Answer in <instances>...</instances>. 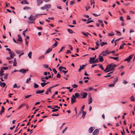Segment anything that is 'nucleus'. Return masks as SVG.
Here are the masks:
<instances>
[{"label":"nucleus","instance_id":"nucleus-1","mask_svg":"<svg viewBox=\"0 0 135 135\" xmlns=\"http://www.w3.org/2000/svg\"><path fill=\"white\" fill-rule=\"evenodd\" d=\"M116 65L114 63H112L108 65L106 67V69L104 70L105 73H108L110 71H112L114 69V67H116Z\"/></svg>","mask_w":135,"mask_h":135},{"label":"nucleus","instance_id":"nucleus-2","mask_svg":"<svg viewBox=\"0 0 135 135\" xmlns=\"http://www.w3.org/2000/svg\"><path fill=\"white\" fill-rule=\"evenodd\" d=\"M37 15H36L35 16H33L32 15H31L28 18V23H33L34 21L35 20L36 18Z\"/></svg>","mask_w":135,"mask_h":135},{"label":"nucleus","instance_id":"nucleus-3","mask_svg":"<svg viewBox=\"0 0 135 135\" xmlns=\"http://www.w3.org/2000/svg\"><path fill=\"white\" fill-rule=\"evenodd\" d=\"M51 7V5L50 4H45L44 6L41 7L40 9L42 10L46 9L47 11L48 10V9L50 8Z\"/></svg>","mask_w":135,"mask_h":135},{"label":"nucleus","instance_id":"nucleus-4","mask_svg":"<svg viewBox=\"0 0 135 135\" xmlns=\"http://www.w3.org/2000/svg\"><path fill=\"white\" fill-rule=\"evenodd\" d=\"M80 95L83 98H86L88 95V93L86 92H82L80 93Z\"/></svg>","mask_w":135,"mask_h":135},{"label":"nucleus","instance_id":"nucleus-5","mask_svg":"<svg viewBox=\"0 0 135 135\" xmlns=\"http://www.w3.org/2000/svg\"><path fill=\"white\" fill-rule=\"evenodd\" d=\"M134 56L133 55H130L125 60V61H127L128 62H130V60L132 58V57Z\"/></svg>","mask_w":135,"mask_h":135},{"label":"nucleus","instance_id":"nucleus-6","mask_svg":"<svg viewBox=\"0 0 135 135\" xmlns=\"http://www.w3.org/2000/svg\"><path fill=\"white\" fill-rule=\"evenodd\" d=\"M71 103L73 104V103L75 102H76V98L74 95L71 98Z\"/></svg>","mask_w":135,"mask_h":135},{"label":"nucleus","instance_id":"nucleus-7","mask_svg":"<svg viewBox=\"0 0 135 135\" xmlns=\"http://www.w3.org/2000/svg\"><path fill=\"white\" fill-rule=\"evenodd\" d=\"M44 0H37V4L38 6H39L43 3V1Z\"/></svg>","mask_w":135,"mask_h":135},{"label":"nucleus","instance_id":"nucleus-8","mask_svg":"<svg viewBox=\"0 0 135 135\" xmlns=\"http://www.w3.org/2000/svg\"><path fill=\"white\" fill-rule=\"evenodd\" d=\"M99 132V130L98 129H96L93 133V135H98Z\"/></svg>","mask_w":135,"mask_h":135},{"label":"nucleus","instance_id":"nucleus-9","mask_svg":"<svg viewBox=\"0 0 135 135\" xmlns=\"http://www.w3.org/2000/svg\"><path fill=\"white\" fill-rule=\"evenodd\" d=\"M28 71V69H27V70H25L24 69H22L19 70V71L23 74H25L27 71Z\"/></svg>","mask_w":135,"mask_h":135},{"label":"nucleus","instance_id":"nucleus-10","mask_svg":"<svg viewBox=\"0 0 135 135\" xmlns=\"http://www.w3.org/2000/svg\"><path fill=\"white\" fill-rule=\"evenodd\" d=\"M89 102H88V103L89 104H90L92 102V98L91 97V95H89Z\"/></svg>","mask_w":135,"mask_h":135},{"label":"nucleus","instance_id":"nucleus-11","mask_svg":"<svg viewBox=\"0 0 135 135\" xmlns=\"http://www.w3.org/2000/svg\"><path fill=\"white\" fill-rule=\"evenodd\" d=\"M44 90H37L36 91V93L37 94H41V93H44Z\"/></svg>","mask_w":135,"mask_h":135},{"label":"nucleus","instance_id":"nucleus-12","mask_svg":"<svg viewBox=\"0 0 135 135\" xmlns=\"http://www.w3.org/2000/svg\"><path fill=\"white\" fill-rule=\"evenodd\" d=\"M94 129V127H91L89 129L88 131L90 133H91L92 132Z\"/></svg>","mask_w":135,"mask_h":135},{"label":"nucleus","instance_id":"nucleus-13","mask_svg":"<svg viewBox=\"0 0 135 135\" xmlns=\"http://www.w3.org/2000/svg\"><path fill=\"white\" fill-rule=\"evenodd\" d=\"M18 38L17 40V41L22 42V40L20 35H18Z\"/></svg>","mask_w":135,"mask_h":135},{"label":"nucleus","instance_id":"nucleus-14","mask_svg":"<svg viewBox=\"0 0 135 135\" xmlns=\"http://www.w3.org/2000/svg\"><path fill=\"white\" fill-rule=\"evenodd\" d=\"M52 48H49L46 51L45 54H47L50 52L52 50Z\"/></svg>","mask_w":135,"mask_h":135},{"label":"nucleus","instance_id":"nucleus-15","mask_svg":"<svg viewBox=\"0 0 135 135\" xmlns=\"http://www.w3.org/2000/svg\"><path fill=\"white\" fill-rule=\"evenodd\" d=\"M99 60L100 62H102L104 60L103 57L101 56V55H100L99 56Z\"/></svg>","mask_w":135,"mask_h":135},{"label":"nucleus","instance_id":"nucleus-16","mask_svg":"<svg viewBox=\"0 0 135 135\" xmlns=\"http://www.w3.org/2000/svg\"><path fill=\"white\" fill-rule=\"evenodd\" d=\"M95 59V57H90V63H91L93 61H94V60Z\"/></svg>","mask_w":135,"mask_h":135},{"label":"nucleus","instance_id":"nucleus-17","mask_svg":"<svg viewBox=\"0 0 135 135\" xmlns=\"http://www.w3.org/2000/svg\"><path fill=\"white\" fill-rule=\"evenodd\" d=\"M106 54L105 51H103L100 55H102V56H106Z\"/></svg>","mask_w":135,"mask_h":135},{"label":"nucleus","instance_id":"nucleus-18","mask_svg":"<svg viewBox=\"0 0 135 135\" xmlns=\"http://www.w3.org/2000/svg\"><path fill=\"white\" fill-rule=\"evenodd\" d=\"M4 111V109L3 106L2 107V109L0 112V114L1 115Z\"/></svg>","mask_w":135,"mask_h":135},{"label":"nucleus","instance_id":"nucleus-19","mask_svg":"<svg viewBox=\"0 0 135 135\" xmlns=\"http://www.w3.org/2000/svg\"><path fill=\"white\" fill-rule=\"evenodd\" d=\"M6 85V84L4 83H2L1 81L0 82V85L1 86L4 87Z\"/></svg>","mask_w":135,"mask_h":135},{"label":"nucleus","instance_id":"nucleus-20","mask_svg":"<svg viewBox=\"0 0 135 135\" xmlns=\"http://www.w3.org/2000/svg\"><path fill=\"white\" fill-rule=\"evenodd\" d=\"M114 33L113 32H111L110 33H109L108 35L109 36H114Z\"/></svg>","mask_w":135,"mask_h":135},{"label":"nucleus","instance_id":"nucleus-21","mask_svg":"<svg viewBox=\"0 0 135 135\" xmlns=\"http://www.w3.org/2000/svg\"><path fill=\"white\" fill-rule=\"evenodd\" d=\"M91 18H89L88 20V21L86 22V23L88 24L90 22H93V21L92 20H91Z\"/></svg>","mask_w":135,"mask_h":135},{"label":"nucleus","instance_id":"nucleus-22","mask_svg":"<svg viewBox=\"0 0 135 135\" xmlns=\"http://www.w3.org/2000/svg\"><path fill=\"white\" fill-rule=\"evenodd\" d=\"M49 83V82H48V83H41V85L42 87H43L44 86L46 85V84H47Z\"/></svg>","mask_w":135,"mask_h":135},{"label":"nucleus","instance_id":"nucleus-23","mask_svg":"<svg viewBox=\"0 0 135 135\" xmlns=\"http://www.w3.org/2000/svg\"><path fill=\"white\" fill-rule=\"evenodd\" d=\"M16 61L15 58L14 59V61L13 62V66H16Z\"/></svg>","mask_w":135,"mask_h":135},{"label":"nucleus","instance_id":"nucleus-24","mask_svg":"<svg viewBox=\"0 0 135 135\" xmlns=\"http://www.w3.org/2000/svg\"><path fill=\"white\" fill-rule=\"evenodd\" d=\"M130 99H131V100L132 102H134V101L135 100V99L134 97L132 96H131L130 98Z\"/></svg>","mask_w":135,"mask_h":135},{"label":"nucleus","instance_id":"nucleus-25","mask_svg":"<svg viewBox=\"0 0 135 135\" xmlns=\"http://www.w3.org/2000/svg\"><path fill=\"white\" fill-rule=\"evenodd\" d=\"M110 57L111 58L115 60H117V61H118L119 59H118V57Z\"/></svg>","mask_w":135,"mask_h":135},{"label":"nucleus","instance_id":"nucleus-26","mask_svg":"<svg viewBox=\"0 0 135 135\" xmlns=\"http://www.w3.org/2000/svg\"><path fill=\"white\" fill-rule=\"evenodd\" d=\"M53 88V87H52V86H51V87H50L47 89V91H48V92H50V93H51V89H52Z\"/></svg>","mask_w":135,"mask_h":135},{"label":"nucleus","instance_id":"nucleus-27","mask_svg":"<svg viewBox=\"0 0 135 135\" xmlns=\"http://www.w3.org/2000/svg\"><path fill=\"white\" fill-rule=\"evenodd\" d=\"M32 54V52L31 51L28 54V56L30 59L31 58V55Z\"/></svg>","mask_w":135,"mask_h":135},{"label":"nucleus","instance_id":"nucleus-28","mask_svg":"<svg viewBox=\"0 0 135 135\" xmlns=\"http://www.w3.org/2000/svg\"><path fill=\"white\" fill-rule=\"evenodd\" d=\"M51 109H53L52 110V112H56L58 110V109H55L54 108H51Z\"/></svg>","mask_w":135,"mask_h":135},{"label":"nucleus","instance_id":"nucleus-29","mask_svg":"<svg viewBox=\"0 0 135 135\" xmlns=\"http://www.w3.org/2000/svg\"><path fill=\"white\" fill-rule=\"evenodd\" d=\"M25 103H23L22 104H21L20 107L18 108V109H20L21 108H22L25 105Z\"/></svg>","mask_w":135,"mask_h":135},{"label":"nucleus","instance_id":"nucleus-30","mask_svg":"<svg viewBox=\"0 0 135 135\" xmlns=\"http://www.w3.org/2000/svg\"><path fill=\"white\" fill-rule=\"evenodd\" d=\"M107 43L106 42H103L100 44V46L101 47L103 46V45H106Z\"/></svg>","mask_w":135,"mask_h":135},{"label":"nucleus","instance_id":"nucleus-31","mask_svg":"<svg viewBox=\"0 0 135 135\" xmlns=\"http://www.w3.org/2000/svg\"><path fill=\"white\" fill-rule=\"evenodd\" d=\"M75 96L76 97L78 98L79 96V95L78 93H76L75 94Z\"/></svg>","mask_w":135,"mask_h":135},{"label":"nucleus","instance_id":"nucleus-32","mask_svg":"<svg viewBox=\"0 0 135 135\" xmlns=\"http://www.w3.org/2000/svg\"><path fill=\"white\" fill-rule=\"evenodd\" d=\"M72 87L74 88H76L78 87V85L76 84H74L72 85Z\"/></svg>","mask_w":135,"mask_h":135},{"label":"nucleus","instance_id":"nucleus-33","mask_svg":"<svg viewBox=\"0 0 135 135\" xmlns=\"http://www.w3.org/2000/svg\"><path fill=\"white\" fill-rule=\"evenodd\" d=\"M68 31L71 34L73 32V31L71 29H68Z\"/></svg>","mask_w":135,"mask_h":135},{"label":"nucleus","instance_id":"nucleus-34","mask_svg":"<svg viewBox=\"0 0 135 135\" xmlns=\"http://www.w3.org/2000/svg\"><path fill=\"white\" fill-rule=\"evenodd\" d=\"M34 87L35 88H37L38 87V85L37 84L34 83Z\"/></svg>","mask_w":135,"mask_h":135},{"label":"nucleus","instance_id":"nucleus-35","mask_svg":"<svg viewBox=\"0 0 135 135\" xmlns=\"http://www.w3.org/2000/svg\"><path fill=\"white\" fill-rule=\"evenodd\" d=\"M68 128L67 127H66L62 131V133H64V132L66 131Z\"/></svg>","mask_w":135,"mask_h":135},{"label":"nucleus","instance_id":"nucleus-36","mask_svg":"<svg viewBox=\"0 0 135 135\" xmlns=\"http://www.w3.org/2000/svg\"><path fill=\"white\" fill-rule=\"evenodd\" d=\"M27 30H28L27 29H26V30H25L23 32V35L24 36H26L25 35V33H26V31H27Z\"/></svg>","mask_w":135,"mask_h":135},{"label":"nucleus","instance_id":"nucleus-37","mask_svg":"<svg viewBox=\"0 0 135 135\" xmlns=\"http://www.w3.org/2000/svg\"><path fill=\"white\" fill-rule=\"evenodd\" d=\"M57 44H58L57 43H55L54 45H52V48H54L56 46H57Z\"/></svg>","mask_w":135,"mask_h":135},{"label":"nucleus","instance_id":"nucleus-38","mask_svg":"<svg viewBox=\"0 0 135 135\" xmlns=\"http://www.w3.org/2000/svg\"><path fill=\"white\" fill-rule=\"evenodd\" d=\"M118 80V78L117 77L116 78L114 79L113 81V82L115 84V83Z\"/></svg>","mask_w":135,"mask_h":135},{"label":"nucleus","instance_id":"nucleus-39","mask_svg":"<svg viewBox=\"0 0 135 135\" xmlns=\"http://www.w3.org/2000/svg\"><path fill=\"white\" fill-rule=\"evenodd\" d=\"M8 74H6L5 75L4 78L5 79H7L8 78Z\"/></svg>","mask_w":135,"mask_h":135},{"label":"nucleus","instance_id":"nucleus-40","mask_svg":"<svg viewBox=\"0 0 135 135\" xmlns=\"http://www.w3.org/2000/svg\"><path fill=\"white\" fill-rule=\"evenodd\" d=\"M82 114H83L82 117H83V118H84V117L86 113L84 111H82Z\"/></svg>","mask_w":135,"mask_h":135},{"label":"nucleus","instance_id":"nucleus-41","mask_svg":"<svg viewBox=\"0 0 135 135\" xmlns=\"http://www.w3.org/2000/svg\"><path fill=\"white\" fill-rule=\"evenodd\" d=\"M99 62V61L98 60V58H97L96 60H94V61L92 62L91 63H97V62Z\"/></svg>","mask_w":135,"mask_h":135},{"label":"nucleus","instance_id":"nucleus-42","mask_svg":"<svg viewBox=\"0 0 135 135\" xmlns=\"http://www.w3.org/2000/svg\"><path fill=\"white\" fill-rule=\"evenodd\" d=\"M99 67L102 70H104V68L103 67L102 65L100 64L99 65Z\"/></svg>","mask_w":135,"mask_h":135},{"label":"nucleus","instance_id":"nucleus-43","mask_svg":"<svg viewBox=\"0 0 135 135\" xmlns=\"http://www.w3.org/2000/svg\"><path fill=\"white\" fill-rule=\"evenodd\" d=\"M32 95H27L25 97V99L28 98L29 97H32Z\"/></svg>","mask_w":135,"mask_h":135},{"label":"nucleus","instance_id":"nucleus-44","mask_svg":"<svg viewBox=\"0 0 135 135\" xmlns=\"http://www.w3.org/2000/svg\"><path fill=\"white\" fill-rule=\"evenodd\" d=\"M82 33L85 36V37H88V35L85 33L84 32H82Z\"/></svg>","mask_w":135,"mask_h":135},{"label":"nucleus","instance_id":"nucleus-45","mask_svg":"<svg viewBox=\"0 0 135 135\" xmlns=\"http://www.w3.org/2000/svg\"><path fill=\"white\" fill-rule=\"evenodd\" d=\"M115 84V83H114V84H110V85H108V86L109 87H114V85Z\"/></svg>","mask_w":135,"mask_h":135},{"label":"nucleus","instance_id":"nucleus-46","mask_svg":"<svg viewBox=\"0 0 135 135\" xmlns=\"http://www.w3.org/2000/svg\"><path fill=\"white\" fill-rule=\"evenodd\" d=\"M107 54H109L111 52L108 51V50H107L105 51Z\"/></svg>","mask_w":135,"mask_h":135},{"label":"nucleus","instance_id":"nucleus-47","mask_svg":"<svg viewBox=\"0 0 135 135\" xmlns=\"http://www.w3.org/2000/svg\"><path fill=\"white\" fill-rule=\"evenodd\" d=\"M53 71L54 72L55 74H56L57 73V71L55 68H53Z\"/></svg>","mask_w":135,"mask_h":135},{"label":"nucleus","instance_id":"nucleus-48","mask_svg":"<svg viewBox=\"0 0 135 135\" xmlns=\"http://www.w3.org/2000/svg\"><path fill=\"white\" fill-rule=\"evenodd\" d=\"M44 78H41V79L42 81L44 82H45L46 81V80L45 79H44Z\"/></svg>","mask_w":135,"mask_h":135},{"label":"nucleus","instance_id":"nucleus-49","mask_svg":"<svg viewBox=\"0 0 135 135\" xmlns=\"http://www.w3.org/2000/svg\"><path fill=\"white\" fill-rule=\"evenodd\" d=\"M75 3L74 1H72L70 2V4L72 5Z\"/></svg>","mask_w":135,"mask_h":135},{"label":"nucleus","instance_id":"nucleus-50","mask_svg":"<svg viewBox=\"0 0 135 135\" xmlns=\"http://www.w3.org/2000/svg\"><path fill=\"white\" fill-rule=\"evenodd\" d=\"M43 66H44V67L46 68H47L48 67V65L47 64L44 65H43Z\"/></svg>","mask_w":135,"mask_h":135},{"label":"nucleus","instance_id":"nucleus-51","mask_svg":"<svg viewBox=\"0 0 135 135\" xmlns=\"http://www.w3.org/2000/svg\"><path fill=\"white\" fill-rule=\"evenodd\" d=\"M44 58V56L43 55L39 57V59H42Z\"/></svg>","mask_w":135,"mask_h":135},{"label":"nucleus","instance_id":"nucleus-52","mask_svg":"<svg viewBox=\"0 0 135 135\" xmlns=\"http://www.w3.org/2000/svg\"><path fill=\"white\" fill-rule=\"evenodd\" d=\"M3 69H2V68H1V70L0 71V73H3L4 72V71L3 70Z\"/></svg>","mask_w":135,"mask_h":135},{"label":"nucleus","instance_id":"nucleus-53","mask_svg":"<svg viewBox=\"0 0 135 135\" xmlns=\"http://www.w3.org/2000/svg\"><path fill=\"white\" fill-rule=\"evenodd\" d=\"M23 2H25V3L26 4H28L29 3L27 2L26 0H23Z\"/></svg>","mask_w":135,"mask_h":135},{"label":"nucleus","instance_id":"nucleus-54","mask_svg":"<svg viewBox=\"0 0 135 135\" xmlns=\"http://www.w3.org/2000/svg\"><path fill=\"white\" fill-rule=\"evenodd\" d=\"M61 76L60 75V74H59V73H58L57 74V78H60Z\"/></svg>","mask_w":135,"mask_h":135},{"label":"nucleus","instance_id":"nucleus-55","mask_svg":"<svg viewBox=\"0 0 135 135\" xmlns=\"http://www.w3.org/2000/svg\"><path fill=\"white\" fill-rule=\"evenodd\" d=\"M25 42H26V45H28V41L27 40L26 38H25Z\"/></svg>","mask_w":135,"mask_h":135},{"label":"nucleus","instance_id":"nucleus-56","mask_svg":"<svg viewBox=\"0 0 135 135\" xmlns=\"http://www.w3.org/2000/svg\"><path fill=\"white\" fill-rule=\"evenodd\" d=\"M123 131L121 132V133L122 135H124L125 134V133H124V129H123Z\"/></svg>","mask_w":135,"mask_h":135},{"label":"nucleus","instance_id":"nucleus-57","mask_svg":"<svg viewBox=\"0 0 135 135\" xmlns=\"http://www.w3.org/2000/svg\"><path fill=\"white\" fill-rule=\"evenodd\" d=\"M68 71V70L67 71H64L63 70L62 72L65 75L67 73Z\"/></svg>","mask_w":135,"mask_h":135},{"label":"nucleus","instance_id":"nucleus-58","mask_svg":"<svg viewBox=\"0 0 135 135\" xmlns=\"http://www.w3.org/2000/svg\"><path fill=\"white\" fill-rule=\"evenodd\" d=\"M88 49H90L93 50H95V48L94 47L92 48V47H89V48Z\"/></svg>","mask_w":135,"mask_h":135},{"label":"nucleus","instance_id":"nucleus-59","mask_svg":"<svg viewBox=\"0 0 135 135\" xmlns=\"http://www.w3.org/2000/svg\"><path fill=\"white\" fill-rule=\"evenodd\" d=\"M62 68V69H63L64 70H66V68L65 67H64L63 66H60V68Z\"/></svg>","mask_w":135,"mask_h":135},{"label":"nucleus","instance_id":"nucleus-60","mask_svg":"<svg viewBox=\"0 0 135 135\" xmlns=\"http://www.w3.org/2000/svg\"><path fill=\"white\" fill-rule=\"evenodd\" d=\"M17 84H16L15 83L14 84V86H13V88H17Z\"/></svg>","mask_w":135,"mask_h":135},{"label":"nucleus","instance_id":"nucleus-61","mask_svg":"<svg viewBox=\"0 0 135 135\" xmlns=\"http://www.w3.org/2000/svg\"><path fill=\"white\" fill-rule=\"evenodd\" d=\"M120 20L122 21H124L123 17L122 16H120Z\"/></svg>","mask_w":135,"mask_h":135},{"label":"nucleus","instance_id":"nucleus-62","mask_svg":"<svg viewBox=\"0 0 135 135\" xmlns=\"http://www.w3.org/2000/svg\"><path fill=\"white\" fill-rule=\"evenodd\" d=\"M88 89L90 90L91 91L94 90V88H93L90 87Z\"/></svg>","mask_w":135,"mask_h":135},{"label":"nucleus","instance_id":"nucleus-63","mask_svg":"<svg viewBox=\"0 0 135 135\" xmlns=\"http://www.w3.org/2000/svg\"><path fill=\"white\" fill-rule=\"evenodd\" d=\"M73 24L74 25H75L76 24V22L75 20H73Z\"/></svg>","mask_w":135,"mask_h":135},{"label":"nucleus","instance_id":"nucleus-64","mask_svg":"<svg viewBox=\"0 0 135 135\" xmlns=\"http://www.w3.org/2000/svg\"><path fill=\"white\" fill-rule=\"evenodd\" d=\"M127 20L131 19L130 17V16H129L128 15L127 16Z\"/></svg>","mask_w":135,"mask_h":135}]
</instances>
